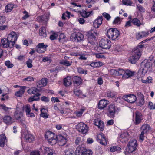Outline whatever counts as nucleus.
I'll return each mask as SVG.
<instances>
[{
  "label": "nucleus",
  "instance_id": "17",
  "mask_svg": "<svg viewBox=\"0 0 155 155\" xmlns=\"http://www.w3.org/2000/svg\"><path fill=\"white\" fill-rule=\"evenodd\" d=\"M86 150L84 145H79L78 147L76 150V155H83L84 151Z\"/></svg>",
  "mask_w": 155,
  "mask_h": 155
},
{
  "label": "nucleus",
  "instance_id": "47",
  "mask_svg": "<svg viewBox=\"0 0 155 155\" xmlns=\"http://www.w3.org/2000/svg\"><path fill=\"white\" fill-rule=\"evenodd\" d=\"M75 143L76 145H82V141L81 140L80 137H78L77 138V139L75 140Z\"/></svg>",
  "mask_w": 155,
  "mask_h": 155
},
{
  "label": "nucleus",
  "instance_id": "6",
  "mask_svg": "<svg viewBox=\"0 0 155 155\" xmlns=\"http://www.w3.org/2000/svg\"><path fill=\"white\" fill-rule=\"evenodd\" d=\"M77 130L82 134H86L88 130V127L87 126L82 122H80L76 126Z\"/></svg>",
  "mask_w": 155,
  "mask_h": 155
},
{
  "label": "nucleus",
  "instance_id": "28",
  "mask_svg": "<svg viewBox=\"0 0 155 155\" xmlns=\"http://www.w3.org/2000/svg\"><path fill=\"white\" fill-rule=\"evenodd\" d=\"M137 95L139 97V104L141 105H143L145 103L143 95L140 92H138Z\"/></svg>",
  "mask_w": 155,
  "mask_h": 155
},
{
  "label": "nucleus",
  "instance_id": "11",
  "mask_svg": "<svg viewBox=\"0 0 155 155\" xmlns=\"http://www.w3.org/2000/svg\"><path fill=\"white\" fill-rule=\"evenodd\" d=\"M67 140V139L64 136L59 135L57 136V141H58V144L60 146L64 145L66 143Z\"/></svg>",
  "mask_w": 155,
  "mask_h": 155
},
{
  "label": "nucleus",
  "instance_id": "61",
  "mask_svg": "<svg viewBox=\"0 0 155 155\" xmlns=\"http://www.w3.org/2000/svg\"><path fill=\"white\" fill-rule=\"evenodd\" d=\"M95 55L96 57V58L101 59V58H104L105 59V57L102 54L100 53V54H95Z\"/></svg>",
  "mask_w": 155,
  "mask_h": 155
},
{
  "label": "nucleus",
  "instance_id": "7",
  "mask_svg": "<svg viewBox=\"0 0 155 155\" xmlns=\"http://www.w3.org/2000/svg\"><path fill=\"white\" fill-rule=\"evenodd\" d=\"M14 117L22 125H24L25 118L21 111L16 110L14 113Z\"/></svg>",
  "mask_w": 155,
  "mask_h": 155
},
{
  "label": "nucleus",
  "instance_id": "46",
  "mask_svg": "<svg viewBox=\"0 0 155 155\" xmlns=\"http://www.w3.org/2000/svg\"><path fill=\"white\" fill-rule=\"evenodd\" d=\"M121 148L117 146H113L110 148V150L111 152H115V151H119Z\"/></svg>",
  "mask_w": 155,
  "mask_h": 155
},
{
  "label": "nucleus",
  "instance_id": "52",
  "mask_svg": "<svg viewBox=\"0 0 155 155\" xmlns=\"http://www.w3.org/2000/svg\"><path fill=\"white\" fill-rule=\"evenodd\" d=\"M39 99V97H36L35 95H34L32 97H30L28 99L29 102H31L34 101H38Z\"/></svg>",
  "mask_w": 155,
  "mask_h": 155
},
{
  "label": "nucleus",
  "instance_id": "3",
  "mask_svg": "<svg viewBox=\"0 0 155 155\" xmlns=\"http://www.w3.org/2000/svg\"><path fill=\"white\" fill-rule=\"evenodd\" d=\"M151 64L147 60H144L140 64V69L138 72V75L140 77H143L147 72L149 68L151 65Z\"/></svg>",
  "mask_w": 155,
  "mask_h": 155
},
{
  "label": "nucleus",
  "instance_id": "51",
  "mask_svg": "<svg viewBox=\"0 0 155 155\" xmlns=\"http://www.w3.org/2000/svg\"><path fill=\"white\" fill-rule=\"evenodd\" d=\"M2 109L6 112L9 113L10 110L11 109V108L6 107V106L4 105H2L1 106Z\"/></svg>",
  "mask_w": 155,
  "mask_h": 155
},
{
  "label": "nucleus",
  "instance_id": "44",
  "mask_svg": "<svg viewBox=\"0 0 155 155\" xmlns=\"http://www.w3.org/2000/svg\"><path fill=\"white\" fill-rule=\"evenodd\" d=\"M152 78L151 77H148L146 80L141 79V81L143 83H149L151 82L152 81Z\"/></svg>",
  "mask_w": 155,
  "mask_h": 155
},
{
  "label": "nucleus",
  "instance_id": "21",
  "mask_svg": "<svg viewBox=\"0 0 155 155\" xmlns=\"http://www.w3.org/2000/svg\"><path fill=\"white\" fill-rule=\"evenodd\" d=\"M7 142L6 136L4 134H2L0 135V146L3 147Z\"/></svg>",
  "mask_w": 155,
  "mask_h": 155
},
{
  "label": "nucleus",
  "instance_id": "36",
  "mask_svg": "<svg viewBox=\"0 0 155 155\" xmlns=\"http://www.w3.org/2000/svg\"><path fill=\"white\" fill-rule=\"evenodd\" d=\"M92 11L87 12L86 11L81 12V16L85 18H87L90 15L92 12Z\"/></svg>",
  "mask_w": 155,
  "mask_h": 155
},
{
  "label": "nucleus",
  "instance_id": "33",
  "mask_svg": "<svg viewBox=\"0 0 155 155\" xmlns=\"http://www.w3.org/2000/svg\"><path fill=\"white\" fill-rule=\"evenodd\" d=\"M141 129L143 130V131L146 133L150 130V127L148 124H145L142 126Z\"/></svg>",
  "mask_w": 155,
  "mask_h": 155
},
{
  "label": "nucleus",
  "instance_id": "24",
  "mask_svg": "<svg viewBox=\"0 0 155 155\" xmlns=\"http://www.w3.org/2000/svg\"><path fill=\"white\" fill-rule=\"evenodd\" d=\"M134 72L128 70L125 71V74L124 75V79H126L130 78L134 75Z\"/></svg>",
  "mask_w": 155,
  "mask_h": 155
},
{
  "label": "nucleus",
  "instance_id": "49",
  "mask_svg": "<svg viewBox=\"0 0 155 155\" xmlns=\"http://www.w3.org/2000/svg\"><path fill=\"white\" fill-rule=\"evenodd\" d=\"M5 64V65L7 66L8 68H11L13 66V64L8 60L6 61Z\"/></svg>",
  "mask_w": 155,
  "mask_h": 155
},
{
  "label": "nucleus",
  "instance_id": "30",
  "mask_svg": "<svg viewBox=\"0 0 155 155\" xmlns=\"http://www.w3.org/2000/svg\"><path fill=\"white\" fill-rule=\"evenodd\" d=\"M4 122L7 124H10L12 123V117L9 116H5L3 117Z\"/></svg>",
  "mask_w": 155,
  "mask_h": 155
},
{
  "label": "nucleus",
  "instance_id": "55",
  "mask_svg": "<svg viewBox=\"0 0 155 155\" xmlns=\"http://www.w3.org/2000/svg\"><path fill=\"white\" fill-rule=\"evenodd\" d=\"M118 76L122 75L123 78H124V75L125 74V71L123 69H119L117 71Z\"/></svg>",
  "mask_w": 155,
  "mask_h": 155
},
{
  "label": "nucleus",
  "instance_id": "31",
  "mask_svg": "<svg viewBox=\"0 0 155 155\" xmlns=\"http://www.w3.org/2000/svg\"><path fill=\"white\" fill-rule=\"evenodd\" d=\"M149 34V31H142L138 33L137 35V36L138 38H142L146 37Z\"/></svg>",
  "mask_w": 155,
  "mask_h": 155
},
{
  "label": "nucleus",
  "instance_id": "57",
  "mask_svg": "<svg viewBox=\"0 0 155 155\" xmlns=\"http://www.w3.org/2000/svg\"><path fill=\"white\" fill-rule=\"evenodd\" d=\"M111 74L114 76H118L117 71L114 69H111L110 71Z\"/></svg>",
  "mask_w": 155,
  "mask_h": 155
},
{
  "label": "nucleus",
  "instance_id": "48",
  "mask_svg": "<svg viewBox=\"0 0 155 155\" xmlns=\"http://www.w3.org/2000/svg\"><path fill=\"white\" fill-rule=\"evenodd\" d=\"M84 110V109H81L79 111L76 112L75 113L76 116L78 117H81Z\"/></svg>",
  "mask_w": 155,
  "mask_h": 155
},
{
  "label": "nucleus",
  "instance_id": "38",
  "mask_svg": "<svg viewBox=\"0 0 155 155\" xmlns=\"http://www.w3.org/2000/svg\"><path fill=\"white\" fill-rule=\"evenodd\" d=\"M113 31V28H110L107 31L106 35L107 36L108 38H111L113 39V37L112 36Z\"/></svg>",
  "mask_w": 155,
  "mask_h": 155
},
{
  "label": "nucleus",
  "instance_id": "27",
  "mask_svg": "<svg viewBox=\"0 0 155 155\" xmlns=\"http://www.w3.org/2000/svg\"><path fill=\"white\" fill-rule=\"evenodd\" d=\"M72 80L70 77H67L65 78L64 80V84L65 86H68L71 84Z\"/></svg>",
  "mask_w": 155,
  "mask_h": 155
},
{
  "label": "nucleus",
  "instance_id": "43",
  "mask_svg": "<svg viewBox=\"0 0 155 155\" xmlns=\"http://www.w3.org/2000/svg\"><path fill=\"white\" fill-rule=\"evenodd\" d=\"M52 35L50 37V39H56L59 33L58 32H54L53 31H51Z\"/></svg>",
  "mask_w": 155,
  "mask_h": 155
},
{
  "label": "nucleus",
  "instance_id": "5",
  "mask_svg": "<svg viewBox=\"0 0 155 155\" xmlns=\"http://www.w3.org/2000/svg\"><path fill=\"white\" fill-rule=\"evenodd\" d=\"M137 143L135 140H130L126 147V151L129 153H132L135 151L137 147Z\"/></svg>",
  "mask_w": 155,
  "mask_h": 155
},
{
  "label": "nucleus",
  "instance_id": "60",
  "mask_svg": "<svg viewBox=\"0 0 155 155\" xmlns=\"http://www.w3.org/2000/svg\"><path fill=\"white\" fill-rule=\"evenodd\" d=\"M137 8L139 11L142 12H145L144 8L140 5H138Z\"/></svg>",
  "mask_w": 155,
  "mask_h": 155
},
{
  "label": "nucleus",
  "instance_id": "2",
  "mask_svg": "<svg viewBox=\"0 0 155 155\" xmlns=\"http://www.w3.org/2000/svg\"><path fill=\"white\" fill-rule=\"evenodd\" d=\"M49 19V17L47 15L38 16L36 18L37 21L43 22L45 24V26H43L39 30V35L41 38H45L47 36L46 32V26L47 23Z\"/></svg>",
  "mask_w": 155,
  "mask_h": 155
},
{
  "label": "nucleus",
  "instance_id": "62",
  "mask_svg": "<svg viewBox=\"0 0 155 155\" xmlns=\"http://www.w3.org/2000/svg\"><path fill=\"white\" fill-rule=\"evenodd\" d=\"M41 82L40 83H41V84L43 85V86H45L47 84V80L46 78H43L41 80H40Z\"/></svg>",
  "mask_w": 155,
  "mask_h": 155
},
{
  "label": "nucleus",
  "instance_id": "29",
  "mask_svg": "<svg viewBox=\"0 0 155 155\" xmlns=\"http://www.w3.org/2000/svg\"><path fill=\"white\" fill-rule=\"evenodd\" d=\"M94 124L95 125L98 126V128L100 129L101 131L103 130L104 128V125L102 121L101 120H97L95 122Z\"/></svg>",
  "mask_w": 155,
  "mask_h": 155
},
{
  "label": "nucleus",
  "instance_id": "54",
  "mask_svg": "<svg viewBox=\"0 0 155 155\" xmlns=\"http://www.w3.org/2000/svg\"><path fill=\"white\" fill-rule=\"evenodd\" d=\"M122 2L124 4L127 5H130L132 3L130 0H122Z\"/></svg>",
  "mask_w": 155,
  "mask_h": 155
},
{
  "label": "nucleus",
  "instance_id": "13",
  "mask_svg": "<svg viewBox=\"0 0 155 155\" xmlns=\"http://www.w3.org/2000/svg\"><path fill=\"white\" fill-rule=\"evenodd\" d=\"M22 137L25 138L27 142H31L34 140V137L28 132H25L22 134Z\"/></svg>",
  "mask_w": 155,
  "mask_h": 155
},
{
  "label": "nucleus",
  "instance_id": "1",
  "mask_svg": "<svg viewBox=\"0 0 155 155\" xmlns=\"http://www.w3.org/2000/svg\"><path fill=\"white\" fill-rule=\"evenodd\" d=\"M143 45H138L132 51V55L129 58V61L132 64H134L138 60L141 55L142 48Z\"/></svg>",
  "mask_w": 155,
  "mask_h": 155
},
{
  "label": "nucleus",
  "instance_id": "19",
  "mask_svg": "<svg viewBox=\"0 0 155 155\" xmlns=\"http://www.w3.org/2000/svg\"><path fill=\"white\" fill-rule=\"evenodd\" d=\"M102 17L101 16L98 17V18L94 22L93 24L94 27L96 28H98L102 24Z\"/></svg>",
  "mask_w": 155,
  "mask_h": 155
},
{
  "label": "nucleus",
  "instance_id": "26",
  "mask_svg": "<svg viewBox=\"0 0 155 155\" xmlns=\"http://www.w3.org/2000/svg\"><path fill=\"white\" fill-rule=\"evenodd\" d=\"M122 49L120 45H116L113 50V53L115 54H120L121 53Z\"/></svg>",
  "mask_w": 155,
  "mask_h": 155
},
{
  "label": "nucleus",
  "instance_id": "41",
  "mask_svg": "<svg viewBox=\"0 0 155 155\" xmlns=\"http://www.w3.org/2000/svg\"><path fill=\"white\" fill-rule=\"evenodd\" d=\"M48 46L47 45H44V43H39L37 45V48L43 49H44V51H45Z\"/></svg>",
  "mask_w": 155,
  "mask_h": 155
},
{
  "label": "nucleus",
  "instance_id": "15",
  "mask_svg": "<svg viewBox=\"0 0 155 155\" xmlns=\"http://www.w3.org/2000/svg\"><path fill=\"white\" fill-rule=\"evenodd\" d=\"M135 115V123L136 125H137L141 122L143 119L141 113L139 111L136 112Z\"/></svg>",
  "mask_w": 155,
  "mask_h": 155
},
{
  "label": "nucleus",
  "instance_id": "50",
  "mask_svg": "<svg viewBox=\"0 0 155 155\" xmlns=\"http://www.w3.org/2000/svg\"><path fill=\"white\" fill-rule=\"evenodd\" d=\"M148 107L150 110L155 109V103L153 104L151 102H149Z\"/></svg>",
  "mask_w": 155,
  "mask_h": 155
},
{
  "label": "nucleus",
  "instance_id": "53",
  "mask_svg": "<svg viewBox=\"0 0 155 155\" xmlns=\"http://www.w3.org/2000/svg\"><path fill=\"white\" fill-rule=\"evenodd\" d=\"M84 151L83 155H91L92 154V151L90 150L86 149V150Z\"/></svg>",
  "mask_w": 155,
  "mask_h": 155
},
{
  "label": "nucleus",
  "instance_id": "22",
  "mask_svg": "<svg viewBox=\"0 0 155 155\" xmlns=\"http://www.w3.org/2000/svg\"><path fill=\"white\" fill-rule=\"evenodd\" d=\"M72 80L75 86L77 87L79 86L81 82V79L77 76H74L72 78Z\"/></svg>",
  "mask_w": 155,
  "mask_h": 155
},
{
  "label": "nucleus",
  "instance_id": "45",
  "mask_svg": "<svg viewBox=\"0 0 155 155\" xmlns=\"http://www.w3.org/2000/svg\"><path fill=\"white\" fill-rule=\"evenodd\" d=\"M73 35L74 36V39H80L83 38V35L81 33H78L77 34H73Z\"/></svg>",
  "mask_w": 155,
  "mask_h": 155
},
{
  "label": "nucleus",
  "instance_id": "58",
  "mask_svg": "<svg viewBox=\"0 0 155 155\" xmlns=\"http://www.w3.org/2000/svg\"><path fill=\"white\" fill-rule=\"evenodd\" d=\"M72 151L70 150H66L65 151V155H74Z\"/></svg>",
  "mask_w": 155,
  "mask_h": 155
},
{
  "label": "nucleus",
  "instance_id": "59",
  "mask_svg": "<svg viewBox=\"0 0 155 155\" xmlns=\"http://www.w3.org/2000/svg\"><path fill=\"white\" fill-rule=\"evenodd\" d=\"M103 15L104 16L107 20L110 19L111 17L110 15L107 13L104 12L103 14Z\"/></svg>",
  "mask_w": 155,
  "mask_h": 155
},
{
  "label": "nucleus",
  "instance_id": "16",
  "mask_svg": "<svg viewBox=\"0 0 155 155\" xmlns=\"http://www.w3.org/2000/svg\"><path fill=\"white\" fill-rule=\"evenodd\" d=\"M27 92L30 94H35L36 97H39L40 95L39 93V90L35 87H32L27 90Z\"/></svg>",
  "mask_w": 155,
  "mask_h": 155
},
{
  "label": "nucleus",
  "instance_id": "40",
  "mask_svg": "<svg viewBox=\"0 0 155 155\" xmlns=\"http://www.w3.org/2000/svg\"><path fill=\"white\" fill-rule=\"evenodd\" d=\"M23 110L26 112V115L28 114L31 111V107L29 105H27L23 107Z\"/></svg>",
  "mask_w": 155,
  "mask_h": 155
},
{
  "label": "nucleus",
  "instance_id": "18",
  "mask_svg": "<svg viewBox=\"0 0 155 155\" xmlns=\"http://www.w3.org/2000/svg\"><path fill=\"white\" fill-rule=\"evenodd\" d=\"M129 138V134L127 132H124L121 134L120 136V139L122 142H126Z\"/></svg>",
  "mask_w": 155,
  "mask_h": 155
},
{
  "label": "nucleus",
  "instance_id": "12",
  "mask_svg": "<svg viewBox=\"0 0 155 155\" xmlns=\"http://www.w3.org/2000/svg\"><path fill=\"white\" fill-rule=\"evenodd\" d=\"M97 140L102 145H105L107 144L106 139L104 135L102 133L98 135L97 137Z\"/></svg>",
  "mask_w": 155,
  "mask_h": 155
},
{
  "label": "nucleus",
  "instance_id": "32",
  "mask_svg": "<svg viewBox=\"0 0 155 155\" xmlns=\"http://www.w3.org/2000/svg\"><path fill=\"white\" fill-rule=\"evenodd\" d=\"M14 5L13 4H8L5 6V12L7 13L11 11L13 8Z\"/></svg>",
  "mask_w": 155,
  "mask_h": 155
},
{
  "label": "nucleus",
  "instance_id": "34",
  "mask_svg": "<svg viewBox=\"0 0 155 155\" xmlns=\"http://www.w3.org/2000/svg\"><path fill=\"white\" fill-rule=\"evenodd\" d=\"M120 33L119 31L117 28H113V31L112 36L113 39H117Z\"/></svg>",
  "mask_w": 155,
  "mask_h": 155
},
{
  "label": "nucleus",
  "instance_id": "25",
  "mask_svg": "<svg viewBox=\"0 0 155 155\" xmlns=\"http://www.w3.org/2000/svg\"><path fill=\"white\" fill-rule=\"evenodd\" d=\"M45 153L46 155H55L54 151L53 149L48 147L45 148Z\"/></svg>",
  "mask_w": 155,
  "mask_h": 155
},
{
  "label": "nucleus",
  "instance_id": "63",
  "mask_svg": "<svg viewBox=\"0 0 155 155\" xmlns=\"http://www.w3.org/2000/svg\"><path fill=\"white\" fill-rule=\"evenodd\" d=\"M82 93L81 91L80 90H77L74 91V94L78 96H79Z\"/></svg>",
  "mask_w": 155,
  "mask_h": 155
},
{
  "label": "nucleus",
  "instance_id": "8",
  "mask_svg": "<svg viewBox=\"0 0 155 155\" xmlns=\"http://www.w3.org/2000/svg\"><path fill=\"white\" fill-rule=\"evenodd\" d=\"M111 45L109 39H101L100 41V47L104 49H109Z\"/></svg>",
  "mask_w": 155,
  "mask_h": 155
},
{
  "label": "nucleus",
  "instance_id": "10",
  "mask_svg": "<svg viewBox=\"0 0 155 155\" xmlns=\"http://www.w3.org/2000/svg\"><path fill=\"white\" fill-rule=\"evenodd\" d=\"M123 98L126 101L130 103L134 102L137 99L136 96L134 94L124 96Z\"/></svg>",
  "mask_w": 155,
  "mask_h": 155
},
{
  "label": "nucleus",
  "instance_id": "42",
  "mask_svg": "<svg viewBox=\"0 0 155 155\" xmlns=\"http://www.w3.org/2000/svg\"><path fill=\"white\" fill-rule=\"evenodd\" d=\"M46 110L45 108L42 109L41 110V113L40 114V116L41 117H44L45 118H46L48 117V115L46 113L44 112V110Z\"/></svg>",
  "mask_w": 155,
  "mask_h": 155
},
{
  "label": "nucleus",
  "instance_id": "64",
  "mask_svg": "<svg viewBox=\"0 0 155 155\" xmlns=\"http://www.w3.org/2000/svg\"><path fill=\"white\" fill-rule=\"evenodd\" d=\"M41 100L43 101L48 102L49 101L48 97H46L45 96H43L41 97Z\"/></svg>",
  "mask_w": 155,
  "mask_h": 155
},
{
  "label": "nucleus",
  "instance_id": "20",
  "mask_svg": "<svg viewBox=\"0 0 155 155\" xmlns=\"http://www.w3.org/2000/svg\"><path fill=\"white\" fill-rule=\"evenodd\" d=\"M108 104V101L105 100H101L98 104V108L100 109H103Z\"/></svg>",
  "mask_w": 155,
  "mask_h": 155
},
{
  "label": "nucleus",
  "instance_id": "14",
  "mask_svg": "<svg viewBox=\"0 0 155 155\" xmlns=\"http://www.w3.org/2000/svg\"><path fill=\"white\" fill-rule=\"evenodd\" d=\"M115 111L114 105L111 104L109 105L108 109L109 113L108 116L111 118H114L115 117Z\"/></svg>",
  "mask_w": 155,
  "mask_h": 155
},
{
  "label": "nucleus",
  "instance_id": "9",
  "mask_svg": "<svg viewBox=\"0 0 155 155\" xmlns=\"http://www.w3.org/2000/svg\"><path fill=\"white\" fill-rule=\"evenodd\" d=\"M15 39L14 41L9 40L8 39H1V41L4 48L8 47L12 48L14 46L15 43Z\"/></svg>",
  "mask_w": 155,
  "mask_h": 155
},
{
  "label": "nucleus",
  "instance_id": "35",
  "mask_svg": "<svg viewBox=\"0 0 155 155\" xmlns=\"http://www.w3.org/2000/svg\"><path fill=\"white\" fill-rule=\"evenodd\" d=\"M72 63V61H68L63 60L60 62V64L66 66H70L71 65V64Z\"/></svg>",
  "mask_w": 155,
  "mask_h": 155
},
{
  "label": "nucleus",
  "instance_id": "37",
  "mask_svg": "<svg viewBox=\"0 0 155 155\" xmlns=\"http://www.w3.org/2000/svg\"><path fill=\"white\" fill-rule=\"evenodd\" d=\"M18 38V35H17L14 32H12L9 34L8 36V38L12 39H17Z\"/></svg>",
  "mask_w": 155,
  "mask_h": 155
},
{
  "label": "nucleus",
  "instance_id": "23",
  "mask_svg": "<svg viewBox=\"0 0 155 155\" xmlns=\"http://www.w3.org/2000/svg\"><path fill=\"white\" fill-rule=\"evenodd\" d=\"M87 35L89 38H93L95 39L98 38V34L93 30H91L88 31L87 34Z\"/></svg>",
  "mask_w": 155,
  "mask_h": 155
},
{
  "label": "nucleus",
  "instance_id": "39",
  "mask_svg": "<svg viewBox=\"0 0 155 155\" xmlns=\"http://www.w3.org/2000/svg\"><path fill=\"white\" fill-rule=\"evenodd\" d=\"M132 22L134 25H136L138 27L140 26L141 25V23L140 21L137 18L133 19L132 21Z\"/></svg>",
  "mask_w": 155,
  "mask_h": 155
},
{
  "label": "nucleus",
  "instance_id": "4",
  "mask_svg": "<svg viewBox=\"0 0 155 155\" xmlns=\"http://www.w3.org/2000/svg\"><path fill=\"white\" fill-rule=\"evenodd\" d=\"M45 136L49 144L53 145L57 143V136L55 134L48 131L46 133Z\"/></svg>",
  "mask_w": 155,
  "mask_h": 155
},
{
  "label": "nucleus",
  "instance_id": "56",
  "mask_svg": "<svg viewBox=\"0 0 155 155\" xmlns=\"http://www.w3.org/2000/svg\"><path fill=\"white\" fill-rule=\"evenodd\" d=\"M78 71L79 73L82 74H87V71L84 70L83 68H79L78 69Z\"/></svg>",
  "mask_w": 155,
  "mask_h": 155
}]
</instances>
